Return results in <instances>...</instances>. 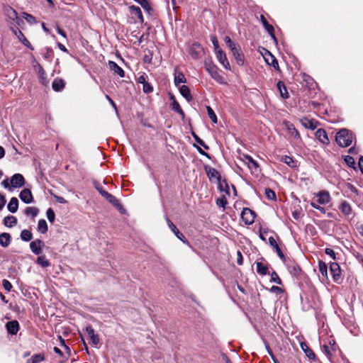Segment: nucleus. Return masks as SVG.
Listing matches in <instances>:
<instances>
[{
	"label": "nucleus",
	"instance_id": "44",
	"mask_svg": "<svg viewBox=\"0 0 363 363\" xmlns=\"http://www.w3.org/2000/svg\"><path fill=\"white\" fill-rule=\"evenodd\" d=\"M265 195L267 199H269L272 201H274L276 199L275 192L273 190H272L271 189L267 188L265 189Z\"/></svg>",
	"mask_w": 363,
	"mask_h": 363
},
{
	"label": "nucleus",
	"instance_id": "18",
	"mask_svg": "<svg viewBox=\"0 0 363 363\" xmlns=\"http://www.w3.org/2000/svg\"><path fill=\"white\" fill-rule=\"evenodd\" d=\"M101 196L103 197H104L108 202H110L113 206H116L118 208H120L121 206V205L120 202L118 201V200L114 196H113L112 194H109L106 191H102L101 192Z\"/></svg>",
	"mask_w": 363,
	"mask_h": 363
},
{
	"label": "nucleus",
	"instance_id": "26",
	"mask_svg": "<svg viewBox=\"0 0 363 363\" xmlns=\"http://www.w3.org/2000/svg\"><path fill=\"white\" fill-rule=\"evenodd\" d=\"M301 348L304 352L306 355L310 359H315V355L313 350L309 348L308 345L306 342H301Z\"/></svg>",
	"mask_w": 363,
	"mask_h": 363
},
{
	"label": "nucleus",
	"instance_id": "50",
	"mask_svg": "<svg viewBox=\"0 0 363 363\" xmlns=\"http://www.w3.org/2000/svg\"><path fill=\"white\" fill-rule=\"evenodd\" d=\"M216 204L218 206L223 207L224 208L225 205L227 204V199H226V198L225 196H222L220 198H218L216 200Z\"/></svg>",
	"mask_w": 363,
	"mask_h": 363
},
{
	"label": "nucleus",
	"instance_id": "21",
	"mask_svg": "<svg viewBox=\"0 0 363 363\" xmlns=\"http://www.w3.org/2000/svg\"><path fill=\"white\" fill-rule=\"evenodd\" d=\"M301 123L306 128L315 130L317 128V121L314 120L304 118L301 120Z\"/></svg>",
	"mask_w": 363,
	"mask_h": 363
},
{
	"label": "nucleus",
	"instance_id": "40",
	"mask_svg": "<svg viewBox=\"0 0 363 363\" xmlns=\"http://www.w3.org/2000/svg\"><path fill=\"white\" fill-rule=\"evenodd\" d=\"M37 263L43 267H47L50 266V262L46 259L45 256H39L37 258Z\"/></svg>",
	"mask_w": 363,
	"mask_h": 363
},
{
	"label": "nucleus",
	"instance_id": "29",
	"mask_svg": "<svg viewBox=\"0 0 363 363\" xmlns=\"http://www.w3.org/2000/svg\"><path fill=\"white\" fill-rule=\"evenodd\" d=\"M256 269L258 274L266 275L268 272V267L261 262H256Z\"/></svg>",
	"mask_w": 363,
	"mask_h": 363
},
{
	"label": "nucleus",
	"instance_id": "41",
	"mask_svg": "<svg viewBox=\"0 0 363 363\" xmlns=\"http://www.w3.org/2000/svg\"><path fill=\"white\" fill-rule=\"evenodd\" d=\"M38 213V209L36 207H27L25 210V214L35 217Z\"/></svg>",
	"mask_w": 363,
	"mask_h": 363
},
{
	"label": "nucleus",
	"instance_id": "4",
	"mask_svg": "<svg viewBox=\"0 0 363 363\" xmlns=\"http://www.w3.org/2000/svg\"><path fill=\"white\" fill-rule=\"evenodd\" d=\"M240 160L245 164L252 172H257L259 167L257 162L250 155H243Z\"/></svg>",
	"mask_w": 363,
	"mask_h": 363
},
{
	"label": "nucleus",
	"instance_id": "30",
	"mask_svg": "<svg viewBox=\"0 0 363 363\" xmlns=\"http://www.w3.org/2000/svg\"><path fill=\"white\" fill-rule=\"evenodd\" d=\"M277 88L279 91L280 95L283 99H288L289 98V93L287 91V89L284 85V84L279 81L277 83Z\"/></svg>",
	"mask_w": 363,
	"mask_h": 363
},
{
	"label": "nucleus",
	"instance_id": "42",
	"mask_svg": "<svg viewBox=\"0 0 363 363\" xmlns=\"http://www.w3.org/2000/svg\"><path fill=\"white\" fill-rule=\"evenodd\" d=\"M22 16H23V18L29 23H30V24L37 23V21H36L35 18L33 16H32L31 14L23 12L22 13Z\"/></svg>",
	"mask_w": 363,
	"mask_h": 363
},
{
	"label": "nucleus",
	"instance_id": "16",
	"mask_svg": "<svg viewBox=\"0 0 363 363\" xmlns=\"http://www.w3.org/2000/svg\"><path fill=\"white\" fill-rule=\"evenodd\" d=\"M6 328L9 333L16 335L19 330V323L17 320L9 321L6 324Z\"/></svg>",
	"mask_w": 363,
	"mask_h": 363
},
{
	"label": "nucleus",
	"instance_id": "25",
	"mask_svg": "<svg viewBox=\"0 0 363 363\" xmlns=\"http://www.w3.org/2000/svg\"><path fill=\"white\" fill-rule=\"evenodd\" d=\"M261 21L264 27V28L267 30V31L269 33V34L272 36L273 39H276L274 34V28L272 25L269 24L266 18L264 16H260Z\"/></svg>",
	"mask_w": 363,
	"mask_h": 363
},
{
	"label": "nucleus",
	"instance_id": "3",
	"mask_svg": "<svg viewBox=\"0 0 363 363\" xmlns=\"http://www.w3.org/2000/svg\"><path fill=\"white\" fill-rule=\"evenodd\" d=\"M255 213L248 208H245L241 213V218L246 225L252 224L255 221Z\"/></svg>",
	"mask_w": 363,
	"mask_h": 363
},
{
	"label": "nucleus",
	"instance_id": "32",
	"mask_svg": "<svg viewBox=\"0 0 363 363\" xmlns=\"http://www.w3.org/2000/svg\"><path fill=\"white\" fill-rule=\"evenodd\" d=\"M172 99H173V101L171 104L172 110L174 111L175 112L178 113L182 118H184V113L182 111V109L181 108L179 103L175 99H174L173 96L172 97Z\"/></svg>",
	"mask_w": 363,
	"mask_h": 363
},
{
	"label": "nucleus",
	"instance_id": "35",
	"mask_svg": "<svg viewBox=\"0 0 363 363\" xmlns=\"http://www.w3.org/2000/svg\"><path fill=\"white\" fill-rule=\"evenodd\" d=\"M130 9L132 11V13L139 18L140 22L143 23L144 19L140 9L136 6H131Z\"/></svg>",
	"mask_w": 363,
	"mask_h": 363
},
{
	"label": "nucleus",
	"instance_id": "34",
	"mask_svg": "<svg viewBox=\"0 0 363 363\" xmlns=\"http://www.w3.org/2000/svg\"><path fill=\"white\" fill-rule=\"evenodd\" d=\"M233 56L235 57V59L239 65H242L244 64V56L240 52V49L235 50L233 52H232Z\"/></svg>",
	"mask_w": 363,
	"mask_h": 363
},
{
	"label": "nucleus",
	"instance_id": "20",
	"mask_svg": "<svg viewBox=\"0 0 363 363\" xmlns=\"http://www.w3.org/2000/svg\"><path fill=\"white\" fill-rule=\"evenodd\" d=\"M65 86V82L60 78H56L54 79L52 84V87L55 91H61Z\"/></svg>",
	"mask_w": 363,
	"mask_h": 363
},
{
	"label": "nucleus",
	"instance_id": "8",
	"mask_svg": "<svg viewBox=\"0 0 363 363\" xmlns=\"http://www.w3.org/2000/svg\"><path fill=\"white\" fill-rule=\"evenodd\" d=\"M166 220L169 228L177 236V238L182 240L184 243L188 244L189 242L186 239L185 236L182 233L179 232L176 225L168 218H166Z\"/></svg>",
	"mask_w": 363,
	"mask_h": 363
},
{
	"label": "nucleus",
	"instance_id": "9",
	"mask_svg": "<svg viewBox=\"0 0 363 363\" xmlns=\"http://www.w3.org/2000/svg\"><path fill=\"white\" fill-rule=\"evenodd\" d=\"M34 68H35V72L38 73V75L40 82L43 85L47 86L49 83V81L47 79L46 73H45L44 69L43 68V67L39 63H37L34 66Z\"/></svg>",
	"mask_w": 363,
	"mask_h": 363
},
{
	"label": "nucleus",
	"instance_id": "63",
	"mask_svg": "<svg viewBox=\"0 0 363 363\" xmlns=\"http://www.w3.org/2000/svg\"><path fill=\"white\" fill-rule=\"evenodd\" d=\"M5 203H6L5 196L3 194H0V210L3 208Z\"/></svg>",
	"mask_w": 363,
	"mask_h": 363
},
{
	"label": "nucleus",
	"instance_id": "46",
	"mask_svg": "<svg viewBox=\"0 0 363 363\" xmlns=\"http://www.w3.org/2000/svg\"><path fill=\"white\" fill-rule=\"evenodd\" d=\"M46 216H47V218H48V220L50 223L54 222L55 218V212L53 211V210L52 208H48L47 210Z\"/></svg>",
	"mask_w": 363,
	"mask_h": 363
},
{
	"label": "nucleus",
	"instance_id": "55",
	"mask_svg": "<svg viewBox=\"0 0 363 363\" xmlns=\"http://www.w3.org/2000/svg\"><path fill=\"white\" fill-rule=\"evenodd\" d=\"M194 138L197 143L203 146L206 150L208 149V147L204 143V142L196 135L193 134Z\"/></svg>",
	"mask_w": 363,
	"mask_h": 363
},
{
	"label": "nucleus",
	"instance_id": "19",
	"mask_svg": "<svg viewBox=\"0 0 363 363\" xmlns=\"http://www.w3.org/2000/svg\"><path fill=\"white\" fill-rule=\"evenodd\" d=\"M108 66L111 70L113 71L115 74H118L121 77H123L125 72L123 69L119 67L115 62L109 61Z\"/></svg>",
	"mask_w": 363,
	"mask_h": 363
},
{
	"label": "nucleus",
	"instance_id": "7",
	"mask_svg": "<svg viewBox=\"0 0 363 363\" xmlns=\"http://www.w3.org/2000/svg\"><path fill=\"white\" fill-rule=\"evenodd\" d=\"M3 11L6 16L10 20L15 21L18 24L19 19L18 18L17 12L10 6H4Z\"/></svg>",
	"mask_w": 363,
	"mask_h": 363
},
{
	"label": "nucleus",
	"instance_id": "48",
	"mask_svg": "<svg viewBox=\"0 0 363 363\" xmlns=\"http://www.w3.org/2000/svg\"><path fill=\"white\" fill-rule=\"evenodd\" d=\"M211 40L213 45L215 52H216L218 50H221L219 47L218 41L216 35H211Z\"/></svg>",
	"mask_w": 363,
	"mask_h": 363
},
{
	"label": "nucleus",
	"instance_id": "17",
	"mask_svg": "<svg viewBox=\"0 0 363 363\" xmlns=\"http://www.w3.org/2000/svg\"><path fill=\"white\" fill-rule=\"evenodd\" d=\"M330 271L335 281H337L340 277V267L336 262H332L330 264Z\"/></svg>",
	"mask_w": 363,
	"mask_h": 363
},
{
	"label": "nucleus",
	"instance_id": "36",
	"mask_svg": "<svg viewBox=\"0 0 363 363\" xmlns=\"http://www.w3.org/2000/svg\"><path fill=\"white\" fill-rule=\"evenodd\" d=\"M38 230L41 233H45L48 231V224L44 219H40L38 221Z\"/></svg>",
	"mask_w": 363,
	"mask_h": 363
},
{
	"label": "nucleus",
	"instance_id": "13",
	"mask_svg": "<svg viewBox=\"0 0 363 363\" xmlns=\"http://www.w3.org/2000/svg\"><path fill=\"white\" fill-rule=\"evenodd\" d=\"M317 196L318 202L322 205L327 204L330 201V196L329 192L325 190L319 191L317 194Z\"/></svg>",
	"mask_w": 363,
	"mask_h": 363
},
{
	"label": "nucleus",
	"instance_id": "2",
	"mask_svg": "<svg viewBox=\"0 0 363 363\" xmlns=\"http://www.w3.org/2000/svg\"><path fill=\"white\" fill-rule=\"evenodd\" d=\"M335 140L340 146L348 147L353 140L352 133L347 129H342L336 134Z\"/></svg>",
	"mask_w": 363,
	"mask_h": 363
},
{
	"label": "nucleus",
	"instance_id": "56",
	"mask_svg": "<svg viewBox=\"0 0 363 363\" xmlns=\"http://www.w3.org/2000/svg\"><path fill=\"white\" fill-rule=\"evenodd\" d=\"M266 348H267V352L268 354L270 355V357H272L273 362L274 363H279L278 362V360L277 359V358L275 357V356L274 355L272 350L270 349L269 346L268 345H266Z\"/></svg>",
	"mask_w": 363,
	"mask_h": 363
},
{
	"label": "nucleus",
	"instance_id": "10",
	"mask_svg": "<svg viewBox=\"0 0 363 363\" xmlns=\"http://www.w3.org/2000/svg\"><path fill=\"white\" fill-rule=\"evenodd\" d=\"M44 245V243L40 240H35L34 241H32L30 244V248L35 255H40L42 252V247Z\"/></svg>",
	"mask_w": 363,
	"mask_h": 363
},
{
	"label": "nucleus",
	"instance_id": "64",
	"mask_svg": "<svg viewBox=\"0 0 363 363\" xmlns=\"http://www.w3.org/2000/svg\"><path fill=\"white\" fill-rule=\"evenodd\" d=\"M138 82L140 83V84H144L145 83H146V77L144 74H142L140 75L138 78Z\"/></svg>",
	"mask_w": 363,
	"mask_h": 363
},
{
	"label": "nucleus",
	"instance_id": "33",
	"mask_svg": "<svg viewBox=\"0 0 363 363\" xmlns=\"http://www.w3.org/2000/svg\"><path fill=\"white\" fill-rule=\"evenodd\" d=\"M18 40L25 45L26 46L27 48H28L30 50H33V46L31 45V44L30 43V42L27 40V38L24 36L23 33L21 31V30H18Z\"/></svg>",
	"mask_w": 363,
	"mask_h": 363
},
{
	"label": "nucleus",
	"instance_id": "15",
	"mask_svg": "<svg viewBox=\"0 0 363 363\" xmlns=\"http://www.w3.org/2000/svg\"><path fill=\"white\" fill-rule=\"evenodd\" d=\"M315 138L323 144H328V134L324 129L319 128L315 132Z\"/></svg>",
	"mask_w": 363,
	"mask_h": 363
},
{
	"label": "nucleus",
	"instance_id": "1",
	"mask_svg": "<svg viewBox=\"0 0 363 363\" xmlns=\"http://www.w3.org/2000/svg\"><path fill=\"white\" fill-rule=\"evenodd\" d=\"M205 69L211 77L220 84H226V81L216 65L211 61L205 62Z\"/></svg>",
	"mask_w": 363,
	"mask_h": 363
},
{
	"label": "nucleus",
	"instance_id": "23",
	"mask_svg": "<svg viewBox=\"0 0 363 363\" xmlns=\"http://www.w3.org/2000/svg\"><path fill=\"white\" fill-rule=\"evenodd\" d=\"M180 94L187 101H191L193 99L189 88L186 85H182L179 88Z\"/></svg>",
	"mask_w": 363,
	"mask_h": 363
},
{
	"label": "nucleus",
	"instance_id": "59",
	"mask_svg": "<svg viewBox=\"0 0 363 363\" xmlns=\"http://www.w3.org/2000/svg\"><path fill=\"white\" fill-rule=\"evenodd\" d=\"M325 252L326 255L330 256L333 259H335V253L333 249L326 248L325 250Z\"/></svg>",
	"mask_w": 363,
	"mask_h": 363
},
{
	"label": "nucleus",
	"instance_id": "51",
	"mask_svg": "<svg viewBox=\"0 0 363 363\" xmlns=\"http://www.w3.org/2000/svg\"><path fill=\"white\" fill-rule=\"evenodd\" d=\"M143 90L145 93L149 94L153 91L152 86L148 83L146 82L143 84Z\"/></svg>",
	"mask_w": 363,
	"mask_h": 363
},
{
	"label": "nucleus",
	"instance_id": "54",
	"mask_svg": "<svg viewBox=\"0 0 363 363\" xmlns=\"http://www.w3.org/2000/svg\"><path fill=\"white\" fill-rule=\"evenodd\" d=\"M2 285L5 290H6L7 291H11L12 289V285L8 280L3 279Z\"/></svg>",
	"mask_w": 363,
	"mask_h": 363
},
{
	"label": "nucleus",
	"instance_id": "58",
	"mask_svg": "<svg viewBox=\"0 0 363 363\" xmlns=\"http://www.w3.org/2000/svg\"><path fill=\"white\" fill-rule=\"evenodd\" d=\"M311 205L312 207H313L314 208L320 211L321 213H325V208L320 206V205H318L317 203H315V202H311Z\"/></svg>",
	"mask_w": 363,
	"mask_h": 363
},
{
	"label": "nucleus",
	"instance_id": "53",
	"mask_svg": "<svg viewBox=\"0 0 363 363\" xmlns=\"http://www.w3.org/2000/svg\"><path fill=\"white\" fill-rule=\"evenodd\" d=\"M281 161L287 164L289 166H293V163L294 162V160L291 157L286 155L282 157Z\"/></svg>",
	"mask_w": 363,
	"mask_h": 363
},
{
	"label": "nucleus",
	"instance_id": "57",
	"mask_svg": "<svg viewBox=\"0 0 363 363\" xmlns=\"http://www.w3.org/2000/svg\"><path fill=\"white\" fill-rule=\"evenodd\" d=\"M345 160L350 167H352L355 164L354 158L351 156H346Z\"/></svg>",
	"mask_w": 363,
	"mask_h": 363
},
{
	"label": "nucleus",
	"instance_id": "60",
	"mask_svg": "<svg viewBox=\"0 0 363 363\" xmlns=\"http://www.w3.org/2000/svg\"><path fill=\"white\" fill-rule=\"evenodd\" d=\"M269 245L272 247H273L274 248L279 247L278 244L276 242V240L273 237H270L269 238Z\"/></svg>",
	"mask_w": 363,
	"mask_h": 363
},
{
	"label": "nucleus",
	"instance_id": "22",
	"mask_svg": "<svg viewBox=\"0 0 363 363\" xmlns=\"http://www.w3.org/2000/svg\"><path fill=\"white\" fill-rule=\"evenodd\" d=\"M206 174L209 178V179H215L218 182H220V176L219 172L213 167H206Z\"/></svg>",
	"mask_w": 363,
	"mask_h": 363
},
{
	"label": "nucleus",
	"instance_id": "61",
	"mask_svg": "<svg viewBox=\"0 0 363 363\" xmlns=\"http://www.w3.org/2000/svg\"><path fill=\"white\" fill-rule=\"evenodd\" d=\"M1 184L2 186L5 188V189H10L11 188V183L9 182V180L8 179H4L2 182H1Z\"/></svg>",
	"mask_w": 363,
	"mask_h": 363
},
{
	"label": "nucleus",
	"instance_id": "27",
	"mask_svg": "<svg viewBox=\"0 0 363 363\" xmlns=\"http://www.w3.org/2000/svg\"><path fill=\"white\" fill-rule=\"evenodd\" d=\"M18 201L17 198L12 197L7 206L8 210L11 213H16L18 210Z\"/></svg>",
	"mask_w": 363,
	"mask_h": 363
},
{
	"label": "nucleus",
	"instance_id": "12",
	"mask_svg": "<svg viewBox=\"0 0 363 363\" xmlns=\"http://www.w3.org/2000/svg\"><path fill=\"white\" fill-rule=\"evenodd\" d=\"M85 331L91 339L92 345L95 347H97V345L99 344V338L98 335L95 334L94 330L92 328V327L86 326Z\"/></svg>",
	"mask_w": 363,
	"mask_h": 363
},
{
	"label": "nucleus",
	"instance_id": "28",
	"mask_svg": "<svg viewBox=\"0 0 363 363\" xmlns=\"http://www.w3.org/2000/svg\"><path fill=\"white\" fill-rule=\"evenodd\" d=\"M17 223V218L13 216H6L4 219V224L9 228L13 227Z\"/></svg>",
	"mask_w": 363,
	"mask_h": 363
},
{
	"label": "nucleus",
	"instance_id": "37",
	"mask_svg": "<svg viewBox=\"0 0 363 363\" xmlns=\"http://www.w3.org/2000/svg\"><path fill=\"white\" fill-rule=\"evenodd\" d=\"M186 82V77L182 72H178L174 76V84L176 86H179L181 83Z\"/></svg>",
	"mask_w": 363,
	"mask_h": 363
},
{
	"label": "nucleus",
	"instance_id": "6",
	"mask_svg": "<svg viewBox=\"0 0 363 363\" xmlns=\"http://www.w3.org/2000/svg\"><path fill=\"white\" fill-rule=\"evenodd\" d=\"M216 56L219 62L228 70H230V65L228 60L225 53L222 50H218L215 52Z\"/></svg>",
	"mask_w": 363,
	"mask_h": 363
},
{
	"label": "nucleus",
	"instance_id": "43",
	"mask_svg": "<svg viewBox=\"0 0 363 363\" xmlns=\"http://www.w3.org/2000/svg\"><path fill=\"white\" fill-rule=\"evenodd\" d=\"M206 109H207L208 115L210 119L211 120V121L213 123H217L218 118H217V116H216L215 112L213 111V110L210 106H206Z\"/></svg>",
	"mask_w": 363,
	"mask_h": 363
},
{
	"label": "nucleus",
	"instance_id": "11",
	"mask_svg": "<svg viewBox=\"0 0 363 363\" xmlns=\"http://www.w3.org/2000/svg\"><path fill=\"white\" fill-rule=\"evenodd\" d=\"M19 197L25 203H30L33 200L32 193L28 189H23L19 194Z\"/></svg>",
	"mask_w": 363,
	"mask_h": 363
},
{
	"label": "nucleus",
	"instance_id": "14",
	"mask_svg": "<svg viewBox=\"0 0 363 363\" xmlns=\"http://www.w3.org/2000/svg\"><path fill=\"white\" fill-rule=\"evenodd\" d=\"M284 125L286 127V130H288L289 134H290L293 138L295 139H300V134L298 131L296 129L294 125L289 122V121H284Z\"/></svg>",
	"mask_w": 363,
	"mask_h": 363
},
{
	"label": "nucleus",
	"instance_id": "38",
	"mask_svg": "<svg viewBox=\"0 0 363 363\" xmlns=\"http://www.w3.org/2000/svg\"><path fill=\"white\" fill-rule=\"evenodd\" d=\"M33 238L32 233L28 230H23L21 233V238L24 241H30Z\"/></svg>",
	"mask_w": 363,
	"mask_h": 363
},
{
	"label": "nucleus",
	"instance_id": "39",
	"mask_svg": "<svg viewBox=\"0 0 363 363\" xmlns=\"http://www.w3.org/2000/svg\"><path fill=\"white\" fill-rule=\"evenodd\" d=\"M44 360V356L41 354L33 355L30 359H28L27 363H40Z\"/></svg>",
	"mask_w": 363,
	"mask_h": 363
},
{
	"label": "nucleus",
	"instance_id": "31",
	"mask_svg": "<svg viewBox=\"0 0 363 363\" xmlns=\"http://www.w3.org/2000/svg\"><path fill=\"white\" fill-rule=\"evenodd\" d=\"M340 209L341 212L346 216L350 215L352 212L351 206L345 201L341 203Z\"/></svg>",
	"mask_w": 363,
	"mask_h": 363
},
{
	"label": "nucleus",
	"instance_id": "49",
	"mask_svg": "<svg viewBox=\"0 0 363 363\" xmlns=\"http://www.w3.org/2000/svg\"><path fill=\"white\" fill-rule=\"evenodd\" d=\"M271 281L277 284H281V280L275 272L271 274Z\"/></svg>",
	"mask_w": 363,
	"mask_h": 363
},
{
	"label": "nucleus",
	"instance_id": "52",
	"mask_svg": "<svg viewBox=\"0 0 363 363\" xmlns=\"http://www.w3.org/2000/svg\"><path fill=\"white\" fill-rule=\"evenodd\" d=\"M138 2L144 9L148 11L150 9L149 4L147 0H134Z\"/></svg>",
	"mask_w": 363,
	"mask_h": 363
},
{
	"label": "nucleus",
	"instance_id": "62",
	"mask_svg": "<svg viewBox=\"0 0 363 363\" xmlns=\"http://www.w3.org/2000/svg\"><path fill=\"white\" fill-rule=\"evenodd\" d=\"M54 197H55L56 201L60 203H67V201L62 196L55 195Z\"/></svg>",
	"mask_w": 363,
	"mask_h": 363
},
{
	"label": "nucleus",
	"instance_id": "5",
	"mask_svg": "<svg viewBox=\"0 0 363 363\" xmlns=\"http://www.w3.org/2000/svg\"><path fill=\"white\" fill-rule=\"evenodd\" d=\"M11 186L13 188H20L22 187L25 184V179L23 176L21 174L16 173L14 174L10 180Z\"/></svg>",
	"mask_w": 363,
	"mask_h": 363
},
{
	"label": "nucleus",
	"instance_id": "45",
	"mask_svg": "<svg viewBox=\"0 0 363 363\" xmlns=\"http://www.w3.org/2000/svg\"><path fill=\"white\" fill-rule=\"evenodd\" d=\"M270 58H271V61H269L268 59H266L267 62L269 65H272L274 69L278 70L279 69V64H278L277 60L272 55H270Z\"/></svg>",
	"mask_w": 363,
	"mask_h": 363
},
{
	"label": "nucleus",
	"instance_id": "24",
	"mask_svg": "<svg viewBox=\"0 0 363 363\" xmlns=\"http://www.w3.org/2000/svg\"><path fill=\"white\" fill-rule=\"evenodd\" d=\"M11 243V235L9 233H3L0 234V245L4 247H8Z\"/></svg>",
	"mask_w": 363,
	"mask_h": 363
},
{
	"label": "nucleus",
	"instance_id": "47",
	"mask_svg": "<svg viewBox=\"0 0 363 363\" xmlns=\"http://www.w3.org/2000/svg\"><path fill=\"white\" fill-rule=\"evenodd\" d=\"M319 270L323 276H326L328 272V267L325 262H319Z\"/></svg>",
	"mask_w": 363,
	"mask_h": 363
}]
</instances>
